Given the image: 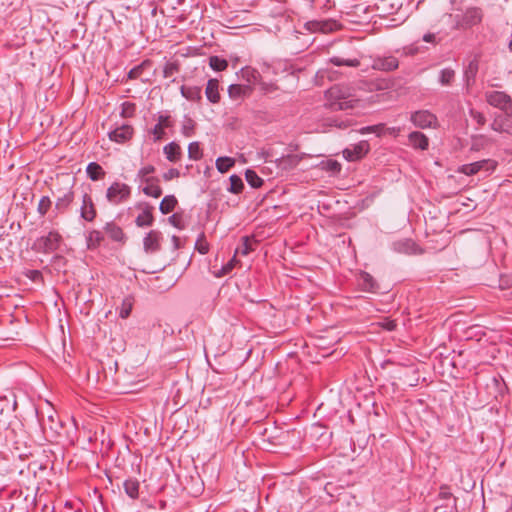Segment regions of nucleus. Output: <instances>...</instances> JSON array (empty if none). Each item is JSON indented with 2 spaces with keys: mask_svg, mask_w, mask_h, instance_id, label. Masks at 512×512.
<instances>
[{
  "mask_svg": "<svg viewBox=\"0 0 512 512\" xmlns=\"http://www.w3.org/2000/svg\"><path fill=\"white\" fill-rule=\"evenodd\" d=\"M327 105L332 110L365 108L376 102L374 97L367 99L357 95L356 90L346 86H333L326 92Z\"/></svg>",
  "mask_w": 512,
  "mask_h": 512,
  "instance_id": "f257e3e1",
  "label": "nucleus"
},
{
  "mask_svg": "<svg viewBox=\"0 0 512 512\" xmlns=\"http://www.w3.org/2000/svg\"><path fill=\"white\" fill-rule=\"evenodd\" d=\"M130 196V187L124 183L115 182L108 189L106 197L112 204H119Z\"/></svg>",
  "mask_w": 512,
  "mask_h": 512,
  "instance_id": "f03ea898",
  "label": "nucleus"
},
{
  "mask_svg": "<svg viewBox=\"0 0 512 512\" xmlns=\"http://www.w3.org/2000/svg\"><path fill=\"white\" fill-rule=\"evenodd\" d=\"M497 166V162L492 159H484L470 164L462 165L459 168V172L471 176L482 170H494Z\"/></svg>",
  "mask_w": 512,
  "mask_h": 512,
  "instance_id": "7ed1b4c3",
  "label": "nucleus"
},
{
  "mask_svg": "<svg viewBox=\"0 0 512 512\" xmlns=\"http://www.w3.org/2000/svg\"><path fill=\"white\" fill-rule=\"evenodd\" d=\"M487 102L501 110L508 111L512 106V101L509 95L502 91H490L486 93Z\"/></svg>",
  "mask_w": 512,
  "mask_h": 512,
  "instance_id": "20e7f679",
  "label": "nucleus"
},
{
  "mask_svg": "<svg viewBox=\"0 0 512 512\" xmlns=\"http://www.w3.org/2000/svg\"><path fill=\"white\" fill-rule=\"evenodd\" d=\"M60 242L61 236L56 232H50L48 235L39 238L35 245L40 251L52 252L58 249Z\"/></svg>",
  "mask_w": 512,
  "mask_h": 512,
  "instance_id": "39448f33",
  "label": "nucleus"
},
{
  "mask_svg": "<svg viewBox=\"0 0 512 512\" xmlns=\"http://www.w3.org/2000/svg\"><path fill=\"white\" fill-rule=\"evenodd\" d=\"M370 150L368 142L361 141L349 148L343 150V156L348 161H357L362 159Z\"/></svg>",
  "mask_w": 512,
  "mask_h": 512,
  "instance_id": "423d86ee",
  "label": "nucleus"
},
{
  "mask_svg": "<svg viewBox=\"0 0 512 512\" xmlns=\"http://www.w3.org/2000/svg\"><path fill=\"white\" fill-rule=\"evenodd\" d=\"M412 122L420 128L435 127L437 123L436 117L428 111H418L412 114Z\"/></svg>",
  "mask_w": 512,
  "mask_h": 512,
  "instance_id": "0eeeda50",
  "label": "nucleus"
},
{
  "mask_svg": "<svg viewBox=\"0 0 512 512\" xmlns=\"http://www.w3.org/2000/svg\"><path fill=\"white\" fill-rule=\"evenodd\" d=\"M133 134L132 127L128 125H123L114 131L109 133V137L112 141L118 142V143H124L128 141Z\"/></svg>",
  "mask_w": 512,
  "mask_h": 512,
  "instance_id": "6e6552de",
  "label": "nucleus"
},
{
  "mask_svg": "<svg viewBox=\"0 0 512 512\" xmlns=\"http://www.w3.org/2000/svg\"><path fill=\"white\" fill-rule=\"evenodd\" d=\"M308 28L314 32L330 33L338 29V24L332 20L313 21L308 23Z\"/></svg>",
  "mask_w": 512,
  "mask_h": 512,
  "instance_id": "1a4fd4ad",
  "label": "nucleus"
},
{
  "mask_svg": "<svg viewBox=\"0 0 512 512\" xmlns=\"http://www.w3.org/2000/svg\"><path fill=\"white\" fill-rule=\"evenodd\" d=\"M252 88L249 85L232 84L228 87V95L233 100L249 96Z\"/></svg>",
  "mask_w": 512,
  "mask_h": 512,
  "instance_id": "9d476101",
  "label": "nucleus"
},
{
  "mask_svg": "<svg viewBox=\"0 0 512 512\" xmlns=\"http://www.w3.org/2000/svg\"><path fill=\"white\" fill-rule=\"evenodd\" d=\"M205 95L211 103H218L220 101L219 81L217 79H210L207 82Z\"/></svg>",
  "mask_w": 512,
  "mask_h": 512,
  "instance_id": "9b49d317",
  "label": "nucleus"
},
{
  "mask_svg": "<svg viewBox=\"0 0 512 512\" xmlns=\"http://www.w3.org/2000/svg\"><path fill=\"white\" fill-rule=\"evenodd\" d=\"M146 185L143 188V192L150 197L158 198L162 194V189L158 184V179L151 177L145 179Z\"/></svg>",
  "mask_w": 512,
  "mask_h": 512,
  "instance_id": "f8f14e48",
  "label": "nucleus"
},
{
  "mask_svg": "<svg viewBox=\"0 0 512 512\" xmlns=\"http://www.w3.org/2000/svg\"><path fill=\"white\" fill-rule=\"evenodd\" d=\"M144 249L147 253L156 252L159 247V233L150 231L143 241Z\"/></svg>",
  "mask_w": 512,
  "mask_h": 512,
  "instance_id": "ddd939ff",
  "label": "nucleus"
},
{
  "mask_svg": "<svg viewBox=\"0 0 512 512\" xmlns=\"http://www.w3.org/2000/svg\"><path fill=\"white\" fill-rule=\"evenodd\" d=\"M409 141L415 148H420L425 150L428 147V139L427 137L420 132H412L409 135Z\"/></svg>",
  "mask_w": 512,
  "mask_h": 512,
  "instance_id": "4468645a",
  "label": "nucleus"
},
{
  "mask_svg": "<svg viewBox=\"0 0 512 512\" xmlns=\"http://www.w3.org/2000/svg\"><path fill=\"white\" fill-rule=\"evenodd\" d=\"M164 153L169 161L176 162L180 159L181 149L178 144L169 143L164 147Z\"/></svg>",
  "mask_w": 512,
  "mask_h": 512,
  "instance_id": "2eb2a0df",
  "label": "nucleus"
},
{
  "mask_svg": "<svg viewBox=\"0 0 512 512\" xmlns=\"http://www.w3.org/2000/svg\"><path fill=\"white\" fill-rule=\"evenodd\" d=\"M96 216V211L94 209L93 203L91 199L84 196L83 206H82V217L87 221H92Z\"/></svg>",
  "mask_w": 512,
  "mask_h": 512,
  "instance_id": "dca6fc26",
  "label": "nucleus"
},
{
  "mask_svg": "<svg viewBox=\"0 0 512 512\" xmlns=\"http://www.w3.org/2000/svg\"><path fill=\"white\" fill-rule=\"evenodd\" d=\"M152 208L146 207L142 213H140L136 218V225L138 227L150 226L153 223V215Z\"/></svg>",
  "mask_w": 512,
  "mask_h": 512,
  "instance_id": "f3484780",
  "label": "nucleus"
},
{
  "mask_svg": "<svg viewBox=\"0 0 512 512\" xmlns=\"http://www.w3.org/2000/svg\"><path fill=\"white\" fill-rule=\"evenodd\" d=\"M176 205L177 199L175 198V196L168 195L162 199L159 209L163 214H168L175 209Z\"/></svg>",
  "mask_w": 512,
  "mask_h": 512,
  "instance_id": "a211bd4d",
  "label": "nucleus"
},
{
  "mask_svg": "<svg viewBox=\"0 0 512 512\" xmlns=\"http://www.w3.org/2000/svg\"><path fill=\"white\" fill-rule=\"evenodd\" d=\"M126 494L132 499L138 498L139 495V482L134 479H128L123 484Z\"/></svg>",
  "mask_w": 512,
  "mask_h": 512,
  "instance_id": "6ab92c4d",
  "label": "nucleus"
},
{
  "mask_svg": "<svg viewBox=\"0 0 512 512\" xmlns=\"http://www.w3.org/2000/svg\"><path fill=\"white\" fill-rule=\"evenodd\" d=\"M181 94L190 101H199L201 99V89L199 87H181Z\"/></svg>",
  "mask_w": 512,
  "mask_h": 512,
  "instance_id": "aec40b11",
  "label": "nucleus"
},
{
  "mask_svg": "<svg viewBox=\"0 0 512 512\" xmlns=\"http://www.w3.org/2000/svg\"><path fill=\"white\" fill-rule=\"evenodd\" d=\"M256 241L251 239L248 236H245L242 238V245L241 247L237 248L235 251V255L241 254L243 256L248 255L251 251L254 250L253 244H255Z\"/></svg>",
  "mask_w": 512,
  "mask_h": 512,
  "instance_id": "412c9836",
  "label": "nucleus"
},
{
  "mask_svg": "<svg viewBox=\"0 0 512 512\" xmlns=\"http://www.w3.org/2000/svg\"><path fill=\"white\" fill-rule=\"evenodd\" d=\"M105 231L109 235V237L114 241H122L124 238V233L122 229L112 223H108L105 226Z\"/></svg>",
  "mask_w": 512,
  "mask_h": 512,
  "instance_id": "4be33fe9",
  "label": "nucleus"
},
{
  "mask_svg": "<svg viewBox=\"0 0 512 512\" xmlns=\"http://www.w3.org/2000/svg\"><path fill=\"white\" fill-rule=\"evenodd\" d=\"M234 164V159L230 157H219L216 160V168L220 173H226Z\"/></svg>",
  "mask_w": 512,
  "mask_h": 512,
  "instance_id": "5701e85b",
  "label": "nucleus"
},
{
  "mask_svg": "<svg viewBox=\"0 0 512 512\" xmlns=\"http://www.w3.org/2000/svg\"><path fill=\"white\" fill-rule=\"evenodd\" d=\"M87 174L95 181L101 179L105 173L99 164L92 162L87 167Z\"/></svg>",
  "mask_w": 512,
  "mask_h": 512,
  "instance_id": "b1692460",
  "label": "nucleus"
},
{
  "mask_svg": "<svg viewBox=\"0 0 512 512\" xmlns=\"http://www.w3.org/2000/svg\"><path fill=\"white\" fill-rule=\"evenodd\" d=\"M376 66L379 69L391 71L398 67V61L394 57H389V58H386L384 60H380L379 62H377Z\"/></svg>",
  "mask_w": 512,
  "mask_h": 512,
  "instance_id": "393cba45",
  "label": "nucleus"
},
{
  "mask_svg": "<svg viewBox=\"0 0 512 512\" xmlns=\"http://www.w3.org/2000/svg\"><path fill=\"white\" fill-rule=\"evenodd\" d=\"M246 181L253 187L259 188L263 184V180L253 170H247L245 173Z\"/></svg>",
  "mask_w": 512,
  "mask_h": 512,
  "instance_id": "a878e982",
  "label": "nucleus"
},
{
  "mask_svg": "<svg viewBox=\"0 0 512 512\" xmlns=\"http://www.w3.org/2000/svg\"><path fill=\"white\" fill-rule=\"evenodd\" d=\"M209 65L215 71H223L227 68L228 63L225 59L218 56H212L209 59Z\"/></svg>",
  "mask_w": 512,
  "mask_h": 512,
  "instance_id": "bb28decb",
  "label": "nucleus"
},
{
  "mask_svg": "<svg viewBox=\"0 0 512 512\" xmlns=\"http://www.w3.org/2000/svg\"><path fill=\"white\" fill-rule=\"evenodd\" d=\"M103 240V236L100 231L93 230L89 233L87 244L89 248H95L100 245Z\"/></svg>",
  "mask_w": 512,
  "mask_h": 512,
  "instance_id": "cd10ccee",
  "label": "nucleus"
},
{
  "mask_svg": "<svg viewBox=\"0 0 512 512\" xmlns=\"http://www.w3.org/2000/svg\"><path fill=\"white\" fill-rule=\"evenodd\" d=\"M239 263V261L236 259V255L226 264L224 265L218 272H215V276L220 278L227 274H229L234 267Z\"/></svg>",
  "mask_w": 512,
  "mask_h": 512,
  "instance_id": "c85d7f7f",
  "label": "nucleus"
},
{
  "mask_svg": "<svg viewBox=\"0 0 512 512\" xmlns=\"http://www.w3.org/2000/svg\"><path fill=\"white\" fill-rule=\"evenodd\" d=\"M229 180H230V188H229L230 192L237 194L242 191L244 185H243V182L240 177H238L236 175H232Z\"/></svg>",
  "mask_w": 512,
  "mask_h": 512,
  "instance_id": "c756f323",
  "label": "nucleus"
},
{
  "mask_svg": "<svg viewBox=\"0 0 512 512\" xmlns=\"http://www.w3.org/2000/svg\"><path fill=\"white\" fill-rule=\"evenodd\" d=\"M455 76V72L451 69H444L440 74V82L443 85H449Z\"/></svg>",
  "mask_w": 512,
  "mask_h": 512,
  "instance_id": "7c9ffc66",
  "label": "nucleus"
},
{
  "mask_svg": "<svg viewBox=\"0 0 512 512\" xmlns=\"http://www.w3.org/2000/svg\"><path fill=\"white\" fill-rule=\"evenodd\" d=\"M360 280L362 281L363 289L365 290H373L374 289V282L373 278L368 273H362L360 275Z\"/></svg>",
  "mask_w": 512,
  "mask_h": 512,
  "instance_id": "2f4dec72",
  "label": "nucleus"
},
{
  "mask_svg": "<svg viewBox=\"0 0 512 512\" xmlns=\"http://www.w3.org/2000/svg\"><path fill=\"white\" fill-rule=\"evenodd\" d=\"M189 157L192 159H199L202 155L200 146L197 142H193L188 147Z\"/></svg>",
  "mask_w": 512,
  "mask_h": 512,
  "instance_id": "473e14b6",
  "label": "nucleus"
},
{
  "mask_svg": "<svg viewBox=\"0 0 512 512\" xmlns=\"http://www.w3.org/2000/svg\"><path fill=\"white\" fill-rule=\"evenodd\" d=\"M331 62L337 66H340V65H347V66H351V67H357L359 66V61L357 59H353V60H342L338 57H334L331 59Z\"/></svg>",
  "mask_w": 512,
  "mask_h": 512,
  "instance_id": "72a5a7b5",
  "label": "nucleus"
},
{
  "mask_svg": "<svg viewBox=\"0 0 512 512\" xmlns=\"http://www.w3.org/2000/svg\"><path fill=\"white\" fill-rule=\"evenodd\" d=\"M492 128H493V130H495L497 132H507V133L511 132L509 127L507 125H505L503 119H495V121L492 124Z\"/></svg>",
  "mask_w": 512,
  "mask_h": 512,
  "instance_id": "f704fd0d",
  "label": "nucleus"
},
{
  "mask_svg": "<svg viewBox=\"0 0 512 512\" xmlns=\"http://www.w3.org/2000/svg\"><path fill=\"white\" fill-rule=\"evenodd\" d=\"M51 205V201L48 197H42L38 204V212L41 215L46 214V212L49 210Z\"/></svg>",
  "mask_w": 512,
  "mask_h": 512,
  "instance_id": "c9c22d12",
  "label": "nucleus"
},
{
  "mask_svg": "<svg viewBox=\"0 0 512 512\" xmlns=\"http://www.w3.org/2000/svg\"><path fill=\"white\" fill-rule=\"evenodd\" d=\"M131 309H132L131 302L124 301L122 304L121 310H120V317L123 319L127 318L131 313Z\"/></svg>",
  "mask_w": 512,
  "mask_h": 512,
  "instance_id": "e433bc0d",
  "label": "nucleus"
},
{
  "mask_svg": "<svg viewBox=\"0 0 512 512\" xmlns=\"http://www.w3.org/2000/svg\"><path fill=\"white\" fill-rule=\"evenodd\" d=\"M177 71V66L173 63H168L165 65L163 70V75L165 78L171 77Z\"/></svg>",
  "mask_w": 512,
  "mask_h": 512,
  "instance_id": "4c0bfd02",
  "label": "nucleus"
},
{
  "mask_svg": "<svg viewBox=\"0 0 512 512\" xmlns=\"http://www.w3.org/2000/svg\"><path fill=\"white\" fill-rule=\"evenodd\" d=\"M155 171V168L152 165H147L142 167L139 170V176L145 181L148 175L152 174Z\"/></svg>",
  "mask_w": 512,
  "mask_h": 512,
  "instance_id": "58836bf2",
  "label": "nucleus"
},
{
  "mask_svg": "<svg viewBox=\"0 0 512 512\" xmlns=\"http://www.w3.org/2000/svg\"><path fill=\"white\" fill-rule=\"evenodd\" d=\"M378 325L387 331H393L396 328V322L394 320L385 319L379 322Z\"/></svg>",
  "mask_w": 512,
  "mask_h": 512,
  "instance_id": "ea45409f",
  "label": "nucleus"
},
{
  "mask_svg": "<svg viewBox=\"0 0 512 512\" xmlns=\"http://www.w3.org/2000/svg\"><path fill=\"white\" fill-rule=\"evenodd\" d=\"M152 134L155 140H160L164 135V129L161 127V125L156 124L152 130Z\"/></svg>",
  "mask_w": 512,
  "mask_h": 512,
  "instance_id": "a19ab883",
  "label": "nucleus"
},
{
  "mask_svg": "<svg viewBox=\"0 0 512 512\" xmlns=\"http://www.w3.org/2000/svg\"><path fill=\"white\" fill-rule=\"evenodd\" d=\"M179 176V171L177 169H170L166 173L163 174V178L166 181L172 180L174 178H177Z\"/></svg>",
  "mask_w": 512,
  "mask_h": 512,
  "instance_id": "79ce46f5",
  "label": "nucleus"
},
{
  "mask_svg": "<svg viewBox=\"0 0 512 512\" xmlns=\"http://www.w3.org/2000/svg\"><path fill=\"white\" fill-rule=\"evenodd\" d=\"M423 41L436 45L438 43L436 34L428 32L423 36Z\"/></svg>",
  "mask_w": 512,
  "mask_h": 512,
  "instance_id": "37998d69",
  "label": "nucleus"
},
{
  "mask_svg": "<svg viewBox=\"0 0 512 512\" xmlns=\"http://www.w3.org/2000/svg\"><path fill=\"white\" fill-rule=\"evenodd\" d=\"M326 165H327V169L331 170L333 172H339L341 169V165L337 161L330 160L327 162Z\"/></svg>",
  "mask_w": 512,
  "mask_h": 512,
  "instance_id": "c03bdc74",
  "label": "nucleus"
},
{
  "mask_svg": "<svg viewBox=\"0 0 512 512\" xmlns=\"http://www.w3.org/2000/svg\"><path fill=\"white\" fill-rule=\"evenodd\" d=\"M27 276L32 280V281H38L41 279V273L37 270H31L27 273Z\"/></svg>",
  "mask_w": 512,
  "mask_h": 512,
  "instance_id": "a18cd8bd",
  "label": "nucleus"
},
{
  "mask_svg": "<svg viewBox=\"0 0 512 512\" xmlns=\"http://www.w3.org/2000/svg\"><path fill=\"white\" fill-rule=\"evenodd\" d=\"M158 125H161V127L163 129H165L166 127H168L170 125V121H169V118L168 117H164V116H161L159 118V122L157 123Z\"/></svg>",
  "mask_w": 512,
  "mask_h": 512,
  "instance_id": "49530a36",
  "label": "nucleus"
},
{
  "mask_svg": "<svg viewBox=\"0 0 512 512\" xmlns=\"http://www.w3.org/2000/svg\"><path fill=\"white\" fill-rule=\"evenodd\" d=\"M469 13L472 14V18H473L474 22H478L481 20V14L479 13L478 10L474 9V10H471Z\"/></svg>",
  "mask_w": 512,
  "mask_h": 512,
  "instance_id": "de8ad7c7",
  "label": "nucleus"
},
{
  "mask_svg": "<svg viewBox=\"0 0 512 512\" xmlns=\"http://www.w3.org/2000/svg\"><path fill=\"white\" fill-rule=\"evenodd\" d=\"M133 108H134V107H133V105H132V104H124V111H123V113H124L125 115L130 114V113L132 112Z\"/></svg>",
  "mask_w": 512,
  "mask_h": 512,
  "instance_id": "09e8293b",
  "label": "nucleus"
},
{
  "mask_svg": "<svg viewBox=\"0 0 512 512\" xmlns=\"http://www.w3.org/2000/svg\"><path fill=\"white\" fill-rule=\"evenodd\" d=\"M140 72V68H134L129 72L130 78H136Z\"/></svg>",
  "mask_w": 512,
  "mask_h": 512,
  "instance_id": "8fccbe9b",
  "label": "nucleus"
},
{
  "mask_svg": "<svg viewBox=\"0 0 512 512\" xmlns=\"http://www.w3.org/2000/svg\"><path fill=\"white\" fill-rule=\"evenodd\" d=\"M62 201L65 202V205L69 204L72 201V194H65L64 199Z\"/></svg>",
  "mask_w": 512,
  "mask_h": 512,
  "instance_id": "3c124183",
  "label": "nucleus"
},
{
  "mask_svg": "<svg viewBox=\"0 0 512 512\" xmlns=\"http://www.w3.org/2000/svg\"><path fill=\"white\" fill-rule=\"evenodd\" d=\"M375 129H376V127H374V126L366 127L361 130V133L364 134V133H368V132H373V131H375Z\"/></svg>",
  "mask_w": 512,
  "mask_h": 512,
  "instance_id": "603ef678",
  "label": "nucleus"
},
{
  "mask_svg": "<svg viewBox=\"0 0 512 512\" xmlns=\"http://www.w3.org/2000/svg\"><path fill=\"white\" fill-rule=\"evenodd\" d=\"M264 89H265L266 91H268V92H271V91H274L276 88H275L273 85H271V86H269V87H265Z\"/></svg>",
  "mask_w": 512,
  "mask_h": 512,
  "instance_id": "864d4df0",
  "label": "nucleus"
},
{
  "mask_svg": "<svg viewBox=\"0 0 512 512\" xmlns=\"http://www.w3.org/2000/svg\"><path fill=\"white\" fill-rule=\"evenodd\" d=\"M199 251H200L202 254H206V253H207V251H208V249H207L206 247H204V246H203V247H200V248H199Z\"/></svg>",
  "mask_w": 512,
  "mask_h": 512,
  "instance_id": "5fc2aeb1",
  "label": "nucleus"
}]
</instances>
